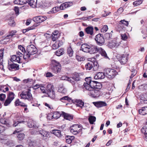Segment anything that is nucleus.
<instances>
[{
  "label": "nucleus",
  "instance_id": "f257e3e1",
  "mask_svg": "<svg viewBox=\"0 0 147 147\" xmlns=\"http://www.w3.org/2000/svg\"><path fill=\"white\" fill-rule=\"evenodd\" d=\"M102 88V85L100 83L94 81L91 82L90 87L87 90L89 91L88 94L93 98H97L100 95V90Z\"/></svg>",
  "mask_w": 147,
  "mask_h": 147
},
{
  "label": "nucleus",
  "instance_id": "f03ea898",
  "mask_svg": "<svg viewBox=\"0 0 147 147\" xmlns=\"http://www.w3.org/2000/svg\"><path fill=\"white\" fill-rule=\"evenodd\" d=\"M37 49L33 45H30L27 47L26 52H24L23 55V58L26 59H29L30 55L36 54L37 52Z\"/></svg>",
  "mask_w": 147,
  "mask_h": 147
},
{
  "label": "nucleus",
  "instance_id": "7ed1b4c3",
  "mask_svg": "<svg viewBox=\"0 0 147 147\" xmlns=\"http://www.w3.org/2000/svg\"><path fill=\"white\" fill-rule=\"evenodd\" d=\"M61 66L59 62L54 59L51 61L50 64V68L52 72L57 74L60 72L61 70Z\"/></svg>",
  "mask_w": 147,
  "mask_h": 147
},
{
  "label": "nucleus",
  "instance_id": "20e7f679",
  "mask_svg": "<svg viewBox=\"0 0 147 147\" xmlns=\"http://www.w3.org/2000/svg\"><path fill=\"white\" fill-rule=\"evenodd\" d=\"M20 96L21 99L27 100L29 101H31L33 100L31 90L29 88L27 89L25 91L22 92L20 94Z\"/></svg>",
  "mask_w": 147,
  "mask_h": 147
},
{
  "label": "nucleus",
  "instance_id": "39448f33",
  "mask_svg": "<svg viewBox=\"0 0 147 147\" xmlns=\"http://www.w3.org/2000/svg\"><path fill=\"white\" fill-rule=\"evenodd\" d=\"M69 129L71 132L74 135L81 134L82 133V127L79 125H73L70 127Z\"/></svg>",
  "mask_w": 147,
  "mask_h": 147
},
{
  "label": "nucleus",
  "instance_id": "423d86ee",
  "mask_svg": "<svg viewBox=\"0 0 147 147\" xmlns=\"http://www.w3.org/2000/svg\"><path fill=\"white\" fill-rule=\"evenodd\" d=\"M104 71L106 76L109 78L113 79L118 74L116 70L111 68H105Z\"/></svg>",
  "mask_w": 147,
  "mask_h": 147
},
{
  "label": "nucleus",
  "instance_id": "0eeeda50",
  "mask_svg": "<svg viewBox=\"0 0 147 147\" xmlns=\"http://www.w3.org/2000/svg\"><path fill=\"white\" fill-rule=\"evenodd\" d=\"M95 40L97 45L101 46L103 45L105 42V40L103 35L101 34H98L96 35Z\"/></svg>",
  "mask_w": 147,
  "mask_h": 147
},
{
  "label": "nucleus",
  "instance_id": "6e6552de",
  "mask_svg": "<svg viewBox=\"0 0 147 147\" xmlns=\"http://www.w3.org/2000/svg\"><path fill=\"white\" fill-rule=\"evenodd\" d=\"M23 54L19 51H18L16 52V55H13L11 57L10 60L12 62L13 61L18 62L19 63H21L20 57L22 56Z\"/></svg>",
  "mask_w": 147,
  "mask_h": 147
},
{
  "label": "nucleus",
  "instance_id": "1a4fd4ad",
  "mask_svg": "<svg viewBox=\"0 0 147 147\" xmlns=\"http://www.w3.org/2000/svg\"><path fill=\"white\" fill-rule=\"evenodd\" d=\"M129 54L124 53L117 58L118 61L121 64H124L126 63L128 60Z\"/></svg>",
  "mask_w": 147,
  "mask_h": 147
},
{
  "label": "nucleus",
  "instance_id": "9d476101",
  "mask_svg": "<svg viewBox=\"0 0 147 147\" xmlns=\"http://www.w3.org/2000/svg\"><path fill=\"white\" fill-rule=\"evenodd\" d=\"M22 127L21 126L18 129H17L13 133V134H16L18 138H24L25 135L24 133H20L23 130Z\"/></svg>",
  "mask_w": 147,
  "mask_h": 147
},
{
  "label": "nucleus",
  "instance_id": "9b49d317",
  "mask_svg": "<svg viewBox=\"0 0 147 147\" xmlns=\"http://www.w3.org/2000/svg\"><path fill=\"white\" fill-rule=\"evenodd\" d=\"M98 66H96L95 64L92 63V62H87L85 65V67L87 70H90L93 69L94 70L97 69Z\"/></svg>",
  "mask_w": 147,
  "mask_h": 147
},
{
  "label": "nucleus",
  "instance_id": "f8f14e48",
  "mask_svg": "<svg viewBox=\"0 0 147 147\" xmlns=\"http://www.w3.org/2000/svg\"><path fill=\"white\" fill-rule=\"evenodd\" d=\"M8 68L10 71H14L19 69V65L18 64L15 63H8Z\"/></svg>",
  "mask_w": 147,
  "mask_h": 147
},
{
  "label": "nucleus",
  "instance_id": "ddd939ff",
  "mask_svg": "<svg viewBox=\"0 0 147 147\" xmlns=\"http://www.w3.org/2000/svg\"><path fill=\"white\" fill-rule=\"evenodd\" d=\"M47 18L46 16H37L34 18L33 20L37 23H38L45 21Z\"/></svg>",
  "mask_w": 147,
  "mask_h": 147
},
{
  "label": "nucleus",
  "instance_id": "4468645a",
  "mask_svg": "<svg viewBox=\"0 0 147 147\" xmlns=\"http://www.w3.org/2000/svg\"><path fill=\"white\" fill-rule=\"evenodd\" d=\"M92 103L96 107L98 108L105 107L107 105L105 102L103 101L93 102Z\"/></svg>",
  "mask_w": 147,
  "mask_h": 147
},
{
  "label": "nucleus",
  "instance_id": "2eb2a0df",
  "mask_svg": "<svg viewBox=\"0 0 147 147\" xmlns=\"http://www.w3.org/2000/svg\"><path fill=\"white\" fill-rule=\"evenodd\" d=\"M40 134L42 136V137H46L47 138H50L53 136V134L51 133L47 132L43 130H40Z\"/></svg>",
  "mask_w": 147,
  "mask_h": 147
},
{
  "label": "nucleus",
  "instance_id": "dca6fc26",
  "mask_svg": "<svg viewBox=\"0 0 147 147\" xmlns=\"http://www.w3.org/2000/svg\"><path fill=\"white\" fill-rule=\"evenodd\" d=\"M62 116L67 120L71 121L73 119L74 116L70 114L62 111Z\"/></svg>",
  "mask_w": 147,
  "mask_h": 147
},
{
  "label": "nucleus",
  "instance_id": "f3484780",
  "mask_svg": "<svg viewBox=\"0 0 147 147\" xmlns=\"http://www.w3.org/2000/svg\"><path fill=\"white\" fill-rule=\"evenodd\" d=\"M73 5V3L71 2H65L61 5L60 6V9L61 10H64L71 6Z\"/></svg>",
  "mask_w": 147,
  "mask_h": 147
},
{
  "label": "nucleus",
  "instance_id": "a211bd4d",
  "mask_svg": "<svg viewBox=\"0 0 147 147\" xmlns=\"http://www.w3.org/2000/svg\"><path fill=\"white\" fill-rule=\"evenodd\" d=\"M77 107H79L82 109L84 105V102L81 100H74L73 102Z\"/></svg>",
  "mask_w": 147,
  "mask_h": 147
},
{
  "label": "nucleus",
  "instance_id": "6ab92c4d",
  "mask_svg": "<svg viewBox=\"0 0 147 147\" xmlns=\"http://www.w3.org/2000/svg\"><path fill=\"white\" fill-rule=\"evenodd\" d=\"M99 48L97 46L95 45L90 46L89 53L92 54L98 53L99 50Z\"/></svg>",
  "mask_w": 147,
  "mask_h": 147
},
{
  "label": "nucleus",
  "instance_id": "aec40b11",
  "mask_svg": "<svg viewBox=\"0 0 147 147\" xmlns=\"http://www.w3.org/2000/svg\"><path fill=\"white\" fill-rule=\"evenodd\" d=\"M85 80L86 82L84 83L83 86L85 89L87 90L89 89L88 88L90 87L91 82H93L94 81L91 80V78L90 77L86 78Z\"/></svg>",
  "mask_w": 147,
  "mask_h": 147
},
{
  "label": "nucleus",
  "instance_id": "412c9836",
  "mask_svg": "<svg viewBox=\"0 0 147 147\" xmlns=\"http://www.w3.org/2000/svg\"><path fill=\"white\" fill-rule=\"evenodd\" d=\"M105 77V72H100L96 73L94 76V78L95 79H104Z\"/></svg>",
  "mask_w": 147,
  "mask_h": 147
},
{
  "label": "nucleus",
  "instance_id": "4be33fe9",
  "mask_svg": "<svg viewBox=\"0 0 147 147\" xmlns=\"http://www.w3.org/2000/svg\"><path fill=\"white\" fill-rule=\"evenodd\" d=\"M73 100L71 98L69 97L68 96H64L60 99V100L63 102H65L66 101H67L69 103H72Z\"/></svg>",
  "mask_w": 147,
  "mask_h": 147
},
{
  "label": "nucleus",
  "instance_id": "5701e85b",
  "mask_svg": "<svg viewBox=\"0 0 147 147\" xmlns=\"http://www.w3.org/2000/svg\"><path fill=\"white\" fill-rule=\"evenodd\" d=\"M8 142H9V140L8 139L0 138V143L5 144L10 146H13L14 145V144L13 142L8 143Z\"/></svg>",
  "mask_w": 147,
  "mask_h": 147
},
{
  "label": "nucleus",
  "instance_id": "b1692460",
  "mask_svg": "<svg viewBox=\"0 0 147 147\" xmlns=\"http://www.w3.org/2000/svg\"><path fill=\"white\" fill-rule=\"evenodd\" d=\"M60 36L59 32L58 31H55L52 33V39L53 41H55L58 39Z\"/></svg>",
  "mask_w": 147,
  "mask_h": 147
},
{
  "label": "nucleus",
  "instance_id": "393cba45",
  "mask_svg": "<svg viewBox=\"0 0 147 147\" xmlns=\"http://www.w3.org/2000/svg\"><path fill=\"white\" fill-rule=\"evenodd\" d=\"M98 52L101 54L102 56L104 57L106 59H109L106 52L105 50L102 48L101 47L99 48Z\"/></svg>",
  "mask_w": 147,
  "mask_h": 147
},
{
  "label": "nucleus",
  "instance_id": "a878e982",
  "mask_svg": "<svg viewBox=\"0 0 147 147\" xmlns=\"http://www.w3.org/2000/svg\"><path fill=\"white\" fill-rule=\"evenodd\" d=\"M90 46L87 44H83L81 46V49L82 51L86 53H89Z\"/></svg>",
  "mask_w": 147,
  "mask_h": 147
},
{
  "label": "nucleus",
  "instance_id": "bb28decb",
  "mask_svg": "<svg viewBox=\"0 0 147 147\" xmlns=\"http://www.w3.org/2000/svg\"><path fill=\"white\" fill-rule=\"evenodd\" d=\"M93 30L94 28L92 26H88L85 29L86 33L92 36L94 35Z\"/></svg>",
  "mask_w": 147,
  "mask_h": 147
},
{
  "label": "nucleus",
  "instance_id": "cd10ccee",
  "mask_svg": "<svg viewBox=\"0 0 147 147\" xmlns=\"http://www.w3.org/2000/svg\"><path fill=\"white\" fill-rule=\"evenodd\" d=\"M140 114L144 115L147 114V106H144L138 110Z\"/></svg>",
  "mask_w": 147,
  "mask_h": 147
},
{
  "label": "nucleus",
  "instance_id": "c85d7f7f",
  "mask_svg": "<svg viewBox=\"0 0 147 147\" xmlns=\"http://www.w3.org/2000/svg\"><path fill=\"white\" fill-rule=\"evenodd\" d=\"M23 82L24 83L30 84L31 85H33L36 82V80L29 78L23 80Z\"/></svg>",
  "mask_w": 147,
  "mask_h": 147
},
{
  "label": "nucleus",
  "instance_id": "c756f323",
  "mask_svg": "<svg viewBox=\"0 0 147 147\" xmlns=\"http://www.w3.org/2000/svg\"><path fill=\"white\" fill-rule=\"evenodd\" d=\"M28 4L32 7L34 8L36 7L37 0H30L28 1Z\"/></svg>",
  "mask_w": 147,
  "mask_h": 147
},
{
  "label": "nucleus",
  "instance_id": "7c9ffc66",
  "mask_svg": "<svg viewBox=\"0 0 147 147\" xmlns=\"http://www.w3.org/2000/svg\"><path fill=\"white\" fill-rule=\"evenodd\" d=\"M129 22L126 21L125 20H121L119 21V25L120 26H126L128 27L129 25Z\"/></svg>",
  "mask_w": 147,
  "mask_h": 147
},
{
  "label": "nucleus",
  "instance_id": "2f4dec72",
  "mask_svg": "<svg viewBox=\"0 0 147 147\" xmlns=\"http://www.w3.org/2000/svg\"><path fill=\"white\" fill-rule=\"evenodd\" d=\"M51 133L54 135H55L58 138L61 137L62 135L61 134V131L60 130L57 129H54L52 131V132Z\"/></svg>",
  "mask_w": 147,
  "mask_h": 147
},
{
  "label": "nucleus",
  "instance_id": "473e14b6",
  "mask_svg": "<svg viewBox=\"0 0 147 147\" xmlns=\"http://www.w3.org/2000/svg\"><path fill=\"white\" fill-rule=\"evenodd\" d=\"M62 116V113H60L59 112L55 111L54 112L52 116V119H58L59 118L60 116Z\"/></svg>",
  "mask_w": 147,
  "mask_h": 147
},
{
  "label": "nucleus",
  "instance_id": "72a5a7b5",
  "mask_svg": "<svg viewBox=\"0 0 147 147\" xmlns=\"http://www.w3.org/2000/svg\"><path fill=\"white\" fill-rule=\"evenodd\" d=\"M17 31L16 30H13L9 31L8 32V34L6 36V38H11L13 35H15Z\"/></svg>",
  "mask_w": 147,
  "mask_h": 147
},
{
  "label": "nucleus",
  "instance_id": "f704fd0d",
  "mask_svg": "<svg viewBox=\"0 0 147 147\" xmlns=\"http://www.w3.org/2000/svg\"><path fill=\"white\" fill-rule=\"evenodd\" d=\"M0 123L1 124H4L5 125L8 127H11V125L8 121H6L5 119L3 118L0 119Z\"/></svg>",
  "mask_w": 147,
  "mask_h": 147
},
{
  "label": "nucleus",
  "instance_id": "c9c22d12",
  "mask_svg": "<svg viewBox=\"0 0 147 147\" xmlns=\"http://www.w3.org/2000/svg\"><path fill=\"white\" fill-rule=\"evenodd\" d=\"M74 51L72 49L71 46L70 45L67 48V55L69 57H72Z\"/></svg>",
  "mask_w": 147,
  "mask_h": 147
},
{
  "label": "nucleus",
  "instance_id": "e433bc0d",
  "mask_svg": "<svg viewBox=\"0 0 147 147\" xmlns=\"http://www.w3.org/2000/svg\"><path fill=\"white\" fill-rule=\"evenodd\" d=\"M26 104L20 101L19 99L16 100L15 102V105L16 106H20L21 107H24Z\"/></svg>",
  "mask_w": 147,
  "mask_h": 147
},
{
  "label": "nucleus",
  "instance_id": "4c0bfd02",
  "mask_svg": "<svg viewBox=\"0 0 147 147\" xmlns=\"http://www.w3.org/2000/svg\"><path fill=\"white\" fill-rule=\"evenodd\" d=\"M82 75L80 73L79 74H74L73 77H72L73 79L76 80L77 82L78 81L81 79L80 76Z\"/></svg>",
  "mask_w": 147,
  "mask_h": 147
},
{
  "label": "nucleus",
  "instance_id": "58836bf2",
  "mask_svg": "<svg viewBox=\"0 0 147 147\" xmlns=\"http://www.w3.org/2000/svg\"><path fill=\"white\" fill-rule=\"evenodd\" d=\"M88 60V62H92V63L95 64V65L96 66H98V63L95 61V57L92 58H89L87 59Z\"/></svg>",
  "mask_w": 147,
  "mask_h": 147
},
{
  "label": "nucleus",
  "instance_id": "ea45409f",
  "mask_svg": "<svg viewBox=\"0 0 147 147\" xmlns=\"http://www.w3.org/2000/svg\"><path fill=\"white\" fill-rule=\"evenodd\" d=\"M58 91L59 92L63 94H65L67 92L66 89L65 88L63 85L59 86L58 88Z\"/></svg>",
  "mask_w": 147,
  "mask_h": 147
},
{
  "label": "nucleus",
  "instance_id": "a19ab883",
  "mask_svg": "<svg viewBox=\"0 0 147 147\" xmlns=\"http://www.w3.org/2000/svg\"><path fill=\"white\" fill-rule=\"evenodd\" d=\"M55 53L56 55L60 56L64 53V49L63 48H61L57 51Z\"/></svg>",
  "mask_w": 147,
  "mask_h": 147
},
{
  "label": "nucleus",
  "instance_id": "79ce46f5",
  "mask_svg": "<svg viewBox=\"0 0 147 147\" xmlns=\"http://www.w3.org/2000/svg\"><path fill=\"white\" fill-rule=\"evenodd\" d=\"M15 96V94L13 92H10L7 96V98L12 101L14 98Z\"/></svg>",
  "mask_w": 147,
  "mask_h": 147
},
{
  "label": "nucleus",
  "instance_id": "37998d69",
  "mask_svg": "<svg viewBox=\"0 0 147 147\" xmlns=\"http://www.w3.org/2000/svg\"><path fill=\"white\" fill-rule=\"evenodd\" d=\"M47 92H51L54 90V88L53 85L50 84H48L47 87Z\"/></svg>",
  "mask_w": 147,
  "mask_h": 147
},
{
  "label": "nucleus",
  "instance_id": "c03bdc74",
  "mask_svg": "<svg viewBox=\"0 0 147 147\" xmlns=\"http://www.w3.org/2000/svg\"><path fill=\"white\" fill-rule=\"evenodd\" d=\"M48 96L52 99H54L55 98V94L54 90L47 92Z\"/></svg>",
  "mask_w": 147,
  "mask_h": 147
},
{
  "label": "nucleus",
  "instance_id": "a18cd8bd",
  "mask_svg": "<svg viewBox=\"0 0 147 147\" xmlns=\"http://www.w3.org/2000/svg\"><path fill=\"white\" fill-rule=\"evenodd\" d=\"M60 7H54L50 11H49L50 13H54L57 12L59 11L60 10Z\"/></svg>",
  "mask_w": 147,
  "mask_h": 147
},
{
  "label": "nucleus",
  "instance_id": "49530a36",
  "mask_svg": "<svg viewBox=\"0 0 147 147\" xmlns=\"http://www.w3.org/2000/svg\"><path fill=\"white\" fill-rule=\"evenodd\" d=\"M96 118L95 116H91L88 118V120L90 123L91 124H94V123L95 121Z\"/></svg>",
  "mask_w": 147,
  "mask_h": 147
},
{
  "label": "nucleus",
  "instance_id": "de8ad7c7",
  "mask_svg": "<svg viewBox=\"0 0 147 147\" xmlns=\"http://www.w3.org/2000/svg\"><path fill=\"white\" fill-rule=\"evenodd\" d=\"M68 81L71 83L73 86H75L76 85H77V82L74 79L72 78H68Z\"/></svg>",
  "mask_w": 147,
  "mask_h": 147
},
{
  "label": "nucleus",
  "instance_id": "09e8293b",
  "mask_svg": "<svg viewBox=\"0 0 147 147\" xmlns=\"http://www.w3.org/2000/svg\"><path fill=\"white\" fill-rule=\"evenodd\" d=\"M142 132L143 134L146 136L147 137V127L146 126H144L141 129Z\"/></svg>",
  "mask_w": 147,
  "mask_h": 147
},
{
  "label": "nucleus",
  "instance_id": "8fccbe9b",
  "mask_svg": "<svg viewBox=\"0 0 147 147\" xmlns=\"http://www.w3.org/2000/svg\"><path fill=\"white\" fill-rule=\"evenodd\" d=\"M24 122V120H22L21 121H14L13 122V125L14 127H16V126H17L18 125L20 126V123H23Z\"/></svg>",
  "mask_w": 147,
  "mask_h": 147
},
{
  "label": "nucleus",
  "instance_id": "3c124183",
  "mask_svg": "<svg viewBox=\"0 0 147 147\" xmlns=\"http://www.w3.org/2000/svg\"><path fill=\"white\" fill-rule=\"evenodd\" d=\"M76 59L78 61H84L85 60V58L84 57H81L79 55H76Z\"/></svg>",
  "mask_w": 147,
  "mask_h": 147
},
{
  "label": "nucleus",
  "instance_id": "603ef678",
  "mask_svg": "<svg viewBox=\"0 0 147 147\" xmlns=\"http://www.w3.org/2000/svg\"><path fill=\"white\" fill-rule=\"evenodd\" d=\"M12 101L11 100L7 98L6 99L4 102V105L5 106H8L10 104Z\"/></svg>",
  "mask_w": 147,
  "mask_h": 147
},
{
  "label": "nucleus",
  "instance_id": "864d4df0",
  "mask_svg": "<svg viewBox=\"0 0 147 147\" xmlns=\"http://www.w3.org/2000/svg\"><path fill=\"white\" fill-rule=\"evenodd\" d=\"M108 27L107 25H105L101 29V32L102 33L106 32L108 30Z\"/></svg>",
  "mask_w": 147,
  "mask_h": 147
},
{
  "label": "nucleus",
  "instance_id": "5fc2aeb1",
  "mask_svg": "<svg viewBox=\"0 0 147 147\" xmlns=\"http://www.w3.org/2000/svg\"><path fill=\"white\" fill-rule=\"evenodd\" d=\"M142 1L141 0L135 1L134 2L133 5L134 6H136L142 4Z\"/></svg>",
  "mask_w": 147,
  "mask_h": 147
},
{
  "label": "nucleus",
  "instance_id": "6e6d98bb",
  "mask_svg": "<svg viewBox=\"0 0 147 147\" xmlns=\"http://www.w3.org/2000/svg\"><path fill=\"white\" fill-rule=\"evenodd\" d=\"M140 89H142V90H147V84H143L139 86Z\"/></svg>",
  "mask_w": 147,
  "mask_h": 147
},
{
  "label": "nucleus",
  "instance_id": "4d7b16f0",
  "mask_svg": "<svg viewBox=\"0 0 147 147\" xmlns=\"http://www.w3.org/2000/svg\"><path fill=\"white\" fill-rule=\"evenodd\" d=\"M8 24L12 27H14L15 26L16 23L14 20H9L8 22Z\"/></svg>",
  "mask_w": 147,
  "mask_h": 147
},
{
  "label": "nucleus",
  "instance_id": "13d9d810",
  "mask_svg": "<svg viewBox=\"0 0 147 147\" xmlns=\"http://www.w3.org/2000/svg\"><path fill=\"white\" fill-rule=\"evenodd\" d=\"M104 36L106 39L109 40L111 38L112 35L109 33H107L105 34Z\"/></svg>",
  "mask_w": 147,
  "mask_h": 147
},
{
  "label": "nucleus",
  "instance_id": "bf43d9fd",
  "mask_svg": "<svg viewBox=\"0 0 147 147\" xmlns=\"http://www.w3.org/2000/svg\"><path fill=\"white\" fill-rule=\"evenodd\" d=\"M6 98V95L5 94L1 93L0 94V100L1 101H3Z\"/></svg>",
  "mask_w": 147,
  "mask_h": 147
},
{
  "label": "nucleus",
  "instance_id": "052dcab7",
  "mask_svg": "<svg viewBox=\"0 0 147 147\" xmlns=\"http://www.w3.org/2000/svg\"><path fill=\"white\" fill-rule=\"evenodd\" d=\"M132 73L131 74V75L130 76V78H133L137 74V71H136L135 69H133L132 71H131Z\"/></svg>",
  "mask_w": 147,
  "mask_h": 147
},
{
  "label": "nucleus",
  "instance_id": "680f3d73",
  "mask_svg": "<svg viewBox=\"0 0 147 147\" xmlns=\"http://www.w3.org/2000/svg\"><path fill=\"white\" fill-rule=\"evenodd\" d=\"M59 45L57 42H56L55 43L53 44L52 46V48L53 49H56L59 48Z\"/></svg>",
  "mask_w": 147,
  "mask_h": 147
},
{
  "label": "nucleus",
  "instance_id": "e2e57ef3",
  "mask_svg": "<svg viewBox=\"0 0 147 147\" xmlns=\"http://www.w3.org/2000/svg\"><path fill=\"white\" fill-rule=\"evenodd\" d=\"M28 125L30 128H32L34 127V123L33 121H31L28 123Z\"/></svg>",
  "mask_w": 147,
  "mask_h": 147
},
{
  "label": "nucleus",
  "instance_id": "0e129e2a",
  "mask_svg": "<svg viewBox=\"0 0 147 147\" xmlns=\"http://www.w3.org/2000/svg\"><path fill=\"white\" fill-rule=\"evenodd\" d=\"M28 0H20V5H22L26 4L28 3Z\"/></svg>",
  "mask_w": 147,
  "mask_h": 147
},
{
  "label": "nucleus",
  "instance_id": "69168bd1",
  "mask_svg": "<svg viewBox=\"0 0 147 147\" xmlns=\"http://www.w3.org/2000/svg\"><path fill=\"white\" fill-rule=\"evenodd\" d=\"M18 48L23 53V54L24 52H26L25 48L22 45H19Z\"/></svg>",
  "mask_w": 147,
  "mask_h": 147
},
{
  "label": "nucleus",
  "instance_id": "338daca9",
  "mask_svg": "<svg viewBox=\"0 0 147 147\" xmlns=\"http://www.w3.org/2000/svg\"><path fill=\"white\" fill-rule=\"evenodd\" d=\"M121 39L124 40H126L127 38V36L125 33L121 34Z\"/></svg>",
  "mask_w": 147,
  "mask_h": 147
},
{
  "label": "nucleus",
  "instance_id": "774afa93",
  "mask_svg": "<svg viewBox=\"0 0 147 147\" xmlns=\"http://www.w3.org/2000/svg\"><path fill=\"white\" fill-rule=\"evenodd\" d=\"M35 144V142H30L28 143V147H34V145Z\"/></svg>",
  "mask_w": 147,
  "mask_h": 147
}]
</instances>
